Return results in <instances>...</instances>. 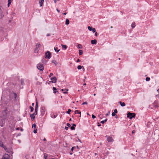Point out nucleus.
Listing matches in <instances>:
<instances>
[{
	"label": "nucleus",
	"instance_id": "6e6d98bb",
	"mask_svg": "<svg viewBox=\"0 0 159 159\" xmlns=\"http://www.w3.org/2000/svg\"><path fill=\"white\" fill-rule=\"evenodd\" d=\"M72 125H73V126H74V127L75 126H76V125L75 124H72Z\"/></svg>",
	"mask_w": 159,
	"mask_h": 159
},
{
	"label": "nucleus",
	"instance_id": "c9c22d12",
	"mask_svg": "<svg viewBox=\"0 0 159 159\" xmlns=\"http://www.w3.org/2000/svg\"><path fill=\"white\" fill-rule=\"evenodd\" d=\"M70 111H71V110L70 109H69L67 111V113L69 114H70Z\"/></svg>",
	"mask_w": 159,
	"mask_h": 159
},
{
	"label": "nucleus",
	"instance_id": "49530a36",
	"mask_svg": "<svg viewBox=\"0 0 159 159\" xmlns=\"http://www.w3.org/2000/svg\"><path fill=\"white\" fill-rule=\"evenodd\" d=\"M87 102H84L82 104V105H84V104H87Z\"/></svg>",
	"mask_w": 159,
	"mask_h": 159
},
{
	"label": "nucleus",
	"instance_id": "ddd939ff",
	"mask_svg": "<svg viewBox=\"0 0 159 159\" xmlns=\"http://www.w3.org/2000/svg\"><path fill=\"white\" fill-rule=\"evenodd\" d=\"M44 2V0H40L39 1V4H40V7H41L43 5V2Z\"/></svg>",
	"mask_w": 159,
	"mask_h": 159
},
{
	"label": "nucleus",
	"instance_id": "c756f323",
	"mask_svg": "<svg viewBox=\"0 0 159 159\" xmlns=\"http://www.w3.org/2000/svg\"><path fill=\"white\" fill-rule=\"evenodd\" d=\"M52 62L56 66L57 65V64H56V61L55 60H53L52 61Z\"/></svg>",
	"mask_w": 159,
	"mask_h": 159
},
{
	"label": "nucleus",
	"instance_id": "39448f33",
	"mask_svg": "<svg viewBox=\"0 0 159 159\" xmlns=\"http://www.w3.org/2000/svg\"><path fill=\"white\" fill-rule=\"evenodd\" d=\"M10 155H9L5 153L3 156L2 158L1 159H9Z\"/></svg>",
	"mask_w": 159,
	"mask_h": 159
},
{
	"label": "nucleus",
	"instance_id": "8fccbe9b",
	"mask_svg": "<svg viewBox=\"0 0 159 159\" xmlns=\"http://www.w3.org/2000/svg\"><path fill=\"white\" fill-rule=\"evenodd\" d=\"M65 129L66 130H67L68 129V127H67V126H66L65 127Z\"/></svg>",
	"mask_w": 159,
	"mask_h": 159
},
{
	"label": "nucleus",
	"instance_id": "603ef678",
	"mask_svg": "<svg viewBox=\"0 0 159 159\" xmlns=\"http://www.w3.org/2000/svg\"><path fill=\"white\" fill-rule=\"evenodd\" d=\"M135 130H133V131H132V134H134V133H135Z\"/></svg>",
	"mask_w": 159,
	"mask_h": 159
},
{
	"label": "nucleus",
	"instance_id": "473e14b6",
	"mask_svg": "<svg viewBox=\"0 0 159 159\" xmlns=\"http://www.w3.org/2000/svg\"><path fill=\"white\" fill-rule=\"evenodd\" d=\"M21 83L22 85H23L24 84V81L23 79L21 80Z\"/></svg>",
	"mask_w": 159,
	"mask_h": 159
},
{
	"label": "nucleus",
	"instance_id": "864d4df0",
	"mask_svg": "<svg viewBox=\"0 0 159 159\" xmlns=\"http://www.w3.org/2000/svg\"><path fill=\"white\" fill-rule=\"evenodd\" d=\"M50 34H48L46 35V36H50Z\"/></svg>",
	"mask_w": 159,
	"mask_h": 159
},
{
	"label": "nucleus",
	"instance_id": "680f3d73",
	"mask_svg": "<svg viewBox=\"0 0 159 159\" xmlns=\"http://www.w3.org/2000/svg\"><path fill=\"white\" fill-rule=\"evenodd\" d=\"M78 139V141H80V143H81V140H80V139Z\"/></svg>",
	"mask_w": 159,
	"mask_h": 159
},
{
	"label": "nucleus",
	"instance_id": "3c124183",
	"mask_svg": "<svg viewBox=\"0 0 159 159\" xmlns=\"http://www.w3.org/2000/svg\"><path fill=\"white\" fill-rule=\"evenodd\" d=\"M95 36H97V35H98V33H97L96 32H95Z\"/></svg>",
	"mask_w": 159,
	"mask_h": 159
},
{
	"label": "nucleus",
	"instance_id": "5701e85b",
	"mask_svg": "<svg viewBox=\"0 0 159 159\" xmlns=\"http://www.w3.org/2000/svg\"><path fill=\"white\" fill-rule=\"evenodd\" d=\"M37 130L36 128H34L33 132L34 133V134L36 133L37 132Z\"/></svg>",
	"mask_w": 159,
	"mask_h": 159
},
{
	"label": "nucleus",
	"instance_id": "58836bf2",
	"mask_svg": "<svg viewBox=\"0 0 159 159\" xmlns=\"http://www.w3.org/2000/svg\"><path fill=\"white\" fill-rule=\"evenodd\" d=\"M44 157L45 159H47V154L46 153L44 154Z\"/></svg>",
	"mask_w": 159,
	"mask_h": 159
},
{
	"label": "nucleus",
	"instance_id": "7c9ffc66",
	"mask_svg": "<svg viewBox=\"0 0 159 159\" xmlns=\"http://www.w3.org/2000/svg\"><path fill=\"white\" fill-rule=\"evenodd\" d=\"M92 32L93 33H95V32H96V29L94 28L92 29Z\"/></svg>",
	"mask_w": 159,
	"mask_h": 159
},
{
	"label": "nucleus",
	"instance_id": "2f4dec72",
	"mask_svg": "<svg viewBox=\"0 0 159 159\" xmlns=\"http://www.w3.org/2000/svg\"><path fill=\"white\" fill-rule=\"evenodd\" d=\"M82 68V66H80V65H79L77 66V68L79 70L81 69Z\"/></svg>",
	"mask_w": 159,
	"mask_h": 159
},
{
	"label": "nucleus",
	"instance_id": "e433bc0d",
	"mask_svg": "<svg viewBox=\"0 0 159 159\" xmlns=\"http://www.w3.org/2000/svg\"><path fill=\"white\" fill-rule=\"evenodd\" d=\"M2 147L7 152V148L6 147L3 145V146Z\"/></svg>",
	"mask_w": 159,
	"mask_h": 159
},
{
	"label": "nucleus",
	"instance_id": "393cba45",
	"mask_svg": "<svg viewBox=\"0 0 159 159\" xmlns=\"http://www.w3.org/2000/svg\"><path fill=\"white\" fill-rule=\"evenodd\" d=\"M57 48L54 47V50L55 51V52H59L60 50H57Z\"/></svg>",
	"mask_w": 159,
	"mask_h": 159
},
{
	"label": "nucleus",
	"instance_id": "c03bdc74",
	"mask_svg": "<svg viewBox=\"0 0 159 159\" xmlns=\"http://www.w3.org/2000/svg\"><path fill=\"white\" fill-rule=\"evenodd\" d=\"M66 125L67 126V127H69L70 126V125L69 123H67Z\"/></svg>",
	"mask_w": 159,
	"mask_h": 159
},
{
	"label": "nucleus",
	"instance_id": "6e6552de",
	"mask_svg": "<svg viewBox=\"0 0 159 159\" xmlns=\"http://www.w3.org/2000/svg\"><path fill=\"white\" fill-rule=\"evenodd\" d=\"M51 80H52V83H55L57 81V78L55 77H54L52 78L51 79Z\"/></svg>",
	"mask_w": 159,
	"mask_h": 159
},
{
	"label": "nucleus",
	"instance_id": "a878e982",
	"mask_svg": "<svg viewBox=\"0 0 159 159\" xmlns=\"http://www.w3.org/2000/svg\"><path fill=\"white\" fill-rule=\"evenodd\" d=\"M135 26V23H132L131 25V27L132 28H134Z\"/></svg>",
	"mask_w": 159,
	"mask_h": 159
},
{
	"label": "nucleus",
	"instance_id": "f704fd0d",
	"mask_svg": "<svg viewBox=\"0 0 159 159\" xmlns=\"http://www.w3.org/2000/svg\"><path fill=\"white\" fill-rule=\"evenodd\" d=\"M88 30H89V31H92V29H93V28H92V27H91L89 26L88 27Z\"/></svg>",
	"mask_w": 159,
	"mask_h": 159
},
{
	"label": "nucleus",
	"instance_id": "20e7f679",
	"mask_svg": "<svg viewBox=\"0 0 159 159\" xmlns=\"http://www.w3.org/2000/svg\"><path fill=\"white\" fill-rule=\"evenodd\" d=\"M106 137H107V140L109 142H113L114 141V139H113V138H112V137L110 136H107L106 135Z\"/></svg>",
	"mask_w": 159,
	"mask_h": 159
},
{
	"label": "nucleus",
	"instance_id": "1a4fd4ad",
	"mask_svg": "<svg viewBox=\"0 0 159 159\" xmlns=\"http://www.w3.org/2000/svg\"><path fill=\"white\" fill-rule=\"evenodd\" d=\"M91 43L93 44H96L97 43V41L96 39L92 40H91Z\"/></svg>",
	"mask_w": 159,
	"mask_h": 159
},
{
	"label": "nucleus",
	"instance_id": "a18cd8bd",
	"mask_svg": "<svg viewBox=\"0 0 159 159\" xmlns=\"http://www.w3.org/2000/svg\"><path fill=\"white\" fill-rule=\"evenodd\" d=\"M92 117L93 119H94L96 118V116L94 115L93 114L92 115Z\"/></svg>",
	"mask_w": 159,
	"mask_h": 159
},
{
	"label": "nucleus",
	"instance_id": "4468645a",
	"mask_svg": "<svg viewBox=\"0 0 159 159\" xmlns=\"http://www.w3.org/2000/svg\"><path fill=\"white\" fill-rule=\"evenodd\" d=\"M65 24L66 25H68L69 24V20L68 19H66V20Z\"/></svg>",
	"mask_w": 159,
	"mask_h": 159
},
{
	"label": "nucleus",
	"instance_id": "dca6fc26",
	"mask_svg": "<svg viewBox=\"0 0 159 159\" xmlns=\"http://www.w3.org/2000/svg\"><path fill=\"white\" fill-rule=\"evenodd\" d=\"M61 46H62V48H65V49H66L67 48V46L65 45H63L62 44H61Z\"/></svg>",
	"mask_w": 159,
	"mask_h": 159
},
{
	"label": "nucleus",
	"instance_id": "ea45409f",
	"mask_svg": "<svg viewBox=\"0 0 159 159\" xmlns=\"http://www.w3.org/2000/svg\"><path fill=\"white\" fill-rule=\"evenodd\" d=\"M32 127L34 128H36V125L35 124H34L32 125Z\"/></svg>",
	"mask_w": 159,
	"mask_h": 159
},
{
	"label": "nucleus",
	"instance_id": "bb28decb",
	"mask_svg": "<svg viewBox=\"0 0 159 159\" xmlns=\"http://www.w3.org/2000/svg\"><path fill=\"white\" fill-rule=\"evenodd\" d=\"M83 53V51L81 50H79V55H81Z\"/></svg>",
	"mask_w": 159,
	"mask_h": 159
},
{
	"label": "nucleus",
	"instance_id": "0e129e2a",
	"mask_svg": "<svg viewBox=\"0 0 159 159\" xmlns=\"http://www.w3.org/2000/svg\"><path fill=\"white\" fill-rule=\"evenodd\" d=\"M20 130L21 131H23V129L21 128V129H20Z\"/></svg>",
	"mask_w": 159,
	"mask_h": 159
},
{
	"label": "nucleus",
	"instance_id": "6ab92c4d",
	"mask_svg": "<svg viewBox=\"0 0 159 159\" xmlns=\"http://www.w3.org/2000/svg\"><path fill=\"white\" fill-rule=\"evenodd\" d=\"M4 122H3V121H2V123H0V126L1 127H3V126H4Z\"/></svg>",
	"mask_w": 159,
	"mask_h": 159
},
{
	"label": "nucleus",
	"instance_id": "de8ad7c7",
	"mask_svg": "<svg viewBox=\"0 0 159 159\" xmlns=\"http://www.w3.org/2000/svg\"><path fill=\"white\" fill-rule=\"evenodd\" d=\"M75 148V147H72V148H71V150L72 151H73V150Z\"/></svg>",
	"mask_w": 159,
	"mask_h": 159
},
{
	"label": "nucleus",
	"instance_id": "37998d69",
	"mask_svg": "<svg viewBox=\"0 0 159 159\" xmlns=\"http://www.w3.org/2000/svg\"><path fill=\"white\" fill-rule=\"evenodd\" d=\"M52 75H53V73H50V75H49V77H51V76H52Z\"/></svg>",
	"mask_w": 159,
	"mask_h": 159
},
{
	"label": "nucleus",
	"instance_id": "f3484780",
	"mask_svg": "<svg viewBox=\"0 0 159 159\" xmlns=\"http://www.w3.org/2000/svg\"><path fill=\"white\" fill-rule=\"evenodd\" d=\"M40 46V43H38L36 45V48H39V47Z\"/></svg>",
	"mask_w": 159,
	"mask_h": 159
},
{
	"label": "nucleus",
	"instance_id": "f03ea898",
	"mask_svg": "<svg viewBox=\"0 0 159 159\" xmlns=\"http://www.w3.org/2000/svg\"><path fill=\"white\" fill-rule=\"evenodd\" d=\"M37 68L40 70L43 71L44 69V67L43 65L41 63H39L37 65Z\"/></svg>",
	"mask_w": 159,
	"mask_h": 159
},
{
	"label": "nucleus",
	"instance_id": "052dcab7",
	"mask_svg": "<svg viewBox=\"0 0 159 159\" xmlns=\"http://www.w3.org/2000/svg\"><path fill=\"white\" fill-rule=\"evenodd\" d=\"M63 93L64 94H66V93H67V92H63Z\"/></svg>",
	"mask_w": 159,
	"mask_h": 159
},
{
	"label": "nucleus",
	"instance_id": "aec40b11",
	"mask_svg": "<svg viewBox=\"0 0 159 159\" xmlns=\"http://www.w3.org/2000/svg\"><path fill=\"white\" fill-rule=\"evenodd\" d=\"M11 0H8V7H9L10 5L11 4Z\"/></svg>",
	"mask_w": 159,
	"mask_h": 159
},
{
	"label": "nucleus",
	"instance_id": "a211bd4d",
	"mask_svg": "<svg viewBox=\"0 0 159 159\" xmlns=\"http://www.w3.org/2000/svg\"><path fill=\"white\" fill-rule=\"evenodd\" d=\"M39 51V48H35L34 50V52L35 53H37Z\"/></svg>",
	"mask_w": 159,
	"mask_h": 159
},
{
	"label": "nucleus",
	"instance_id": "cd10ccee",
	"mask_svg": "<svg viewBox=\"0 0 159 159\" xmlns=\"http://www.w3.org/2000/svg\"><path fill=\"white\" fill-rule=\"evenodd\" d=\"M150 80V79L149 77H147L146 78V80L147 81H149Z\"/></svg>",
	"mask_w": 159,
	"mask_h": 159
},
{
	"label": "nucleus",
	"instance_id": "0eeeda50",
	"mask_svg": "<svg viewBox=\"0 0 159 159\" xmlns=\"http://www.w3.org/2000/svg\"><path fill=\"white\" fill-rule=\"evenodd\" d=\"M37 111H38V102H36V104L35 105V111L34 112V114L35 115H36L37 114Z\"/></svg>",
	"mask_w": 159,
	"mask_h": 159
},
{
	"label": "nucleus",
	"instance_id": "338daca9",
	"mask_svg": "<svg viewBox=\"0 0 159 159\" xmlns=\"http://www.w3.org/2000/svg\"><path fill=\"white\" fill-rule=\"evenodd\" d=\"M56 0H54V2L55 3H56Z\"/></svg>",
	"mask_w": 159,
	"mask_h": 159
},
{
	"label": "nucleus",
	"instance_id": "79ce46f5",
	"mask_svg": "<svg viewBox=\"0 0 159 159\" xmlns=\"http://www.w3.org/2000/svg\"><path fill=\"white\" fill-rule=\"evenodd\" d=\"M111 115L112 116H114L116 115V114L114 112H112L111 114Z\"/></svg>",
	"mask_w": 159,
	"mask_h": 159
},
{
	"label": "nucleus",
	"instance_id": "69168bd1",
	"mask_svg": "<svg viewBox=\"0 0 159 159\" xmlns=\"http://www.w3.org/2000/svg\"><path fill=\"white\" fill-rule=\"evenodd\" d=\"M86 85V83H84V84H83V85L84 86H85Z\"/></svg>",
	"mask_w": 159,
	"mask_h": 159
},
{
	"label": "nucleus",
	"instance_id": "9d476101",
	"mask_svg": "<svg viewBox=\"0 0 159 159\" xmlns=\"http://www.w3.org/2000/svg\"><path fill=\"white\" fill-rule=\"evenodd\" d=\"M118 103L120 104L121 107H124L125 105V104L124 102H122L121 101H119L118 102Z\"/></svg>",
	"mask_w": 159,
	"mask_h": 159
},
{
	"label": "nucleus",
	"instance_id": "412c9836",
	"mask_svg": "<svg viewBox=\"0 0 159 159\" xmlns=\"http://www.w3.org/2000/svg\"><path fill=\"white\" fill-rule=\"evenodd\" d=\"M107 119H106L104 120L101 121V123L102 124L104 123L105 122H106L107 121Z\"/></svg>",
	"mask_w": 159,
	"mask_h": 159
},
{
	"label": "nucleus",
	"instance_id": "a19ab883",
	"mask_svg": "<svg viewBox=\"0 0 159 159\" xmlns=\"http://www.w3.org/2000/svg\"><path fill=\"white\" fill-rule=\"evenodd\" d=\"M114 113L115 114L117 113V109H116L114 110Z\"/></svg>",
	"mask_w": 159,
	"mask_h": 159
},
{
	"label": "nucleus",
	"instance_id": "4c0bfd02",
	"mask_svg": "<svg viewBox=\"0 0 159 159\" xmlns=\"http://www.w3.org/2000/svg\"><path fill=\"white\" fill-rule=\"evenodd\" d=\"M70 129L72 130H74L75 129V128L74 126H71L70 127Z\"/></svg>",
	"mask_w": 159,
	"mask_h": 159
},
{
	"label": "nucleus",
	"instance_id": "c85d7f7f",
	"mask_svg": "<svg viewBox=\"0 0 159 159\" xmlns=\"http://www.w3.org/2000/svg\"><path fill=\"white\" fill-rule=\"evenodd\" d=\"M78 47L79 48H82V45L80 44H78Z\"/></svg>",
	"mask_w": 159,
	"mask_h": 159
},
{
	"label": "nucleus",
	"instance_id": "2eb2a0df",
	"mask_svg": "<svg viewBox=\"0 0 159 159\" xmlns=\"http://www.w3.org/2000/svg\"><path fill=\"white\" fill-rule=\"evenodd\" d=\"M53 93H56L57 92H58V91H56V90H57V89L55 87H53Z\"/></svg>",
	"mask_w": 159,
	"mask_h": 159
},
{
	"label": "nucleus",
	"instance_id": "7ed1b4c3",
	"mask_svg": "<svg viewBox=\"0 0 159 159\" xmlns=\"http://www.w3.org/2000/svg\"><path fill=\"white\" fill-rule=\"evenodd\" d=\"M46 58L50 59L51 57V54L50 52L48 51L45 53V55Z\"/></svg>",
	"mask_w": 159,
	"mask_h": 159
},
{
	"label": "nucleus",
	"instance_id": "4d7b16f0",
	"mask_svg": "<svg viewBox=\"0 0 159 159\" xmlns=\"http://www.w3.org/2000/svg\"><path fill=\"white\" fill-rule=\"evenodd\" d=\"M19 129H20V128H19V127H17V128L16 129V130H19Z\"/></svg>",
	"mask_w": 159,
	"mask_h": 159
},
{
	"label": "nucleus",
	"instance_id": "09e8293b",
	"mask_svg": "<svg viewBox=\"0 0 159 159\" xmlns=\"http://www.w3.org/2000/svg\"><path fill=\"white\" fill-rule=\"evenodd\" d=\"M157 92H158V93L159 94H158V95H156V96H159V89H158L157 90Z\"/></svg>",
	"mask_w": 159,
	"mask_h": 159
},
{
	"label": "nucleus",
	"instance_id": "b1692460",
	"mask_svg": "<svg viewBox=\"0 0 159 159\" xmlns=\"http://www.w3.org/2000/svg\"><path fill=\"white\" fill-rule=\"evenodd\" d=\"M75 114H76V113H78V114H81V112L79 111L78 110L75 111Z\"/></svg>",
	"mask_w": 159,
	"mask_h": 159
},
{
	"label": "nucleus",
	"instance_id": "5fc2aeb1",
	"mask_svg": "<svg viewBox=\"0 0 159 159\" xmlns=\"http://www.w3.org/2000/svg\"><path fill=\"white\" fill-rule=\"evenodd\" d=\"M80 60L79 59H78L77 62H80Z\"/></svg>",
	"mask_w": 159,
	"mask_h": 159
},
{
	"label": "nucleus",
	"instance_id": "bf43d9fd",
	"mask_svg": "<svg viewBox=\"0 0 159 159\" xmlns=\"http://www.w3.org/2000/svg\"><path fill=\"white\" fill-rule=\"evenodd\" d=\"M57 11L58 12H60V11L58 10L57 9Z\"/></svg>",
	"mask_w": 159,
	"mask_h": 159
},
{
	"label": "nucleus",
	"instance_id": "774afa93",
	"mask_svg": "<svg viewBox=\"0 0 159 159\" xmlns=\"http://www.w3.org/2000/svg\"><path fill=\"white\" fill-rule=\"evenodd\" d=\"M46 139L45 138H44V139H43V141H46Z\"/></svg>",
	"mask_w": 159,
	"mask_h": 159
},
{
	"label": "nucleus",
	"instance_id": "f8f14e48",
	"mask_svg": "<svg viewBox=\"0 0 159 159\" xmlns=\"http://www.w3.org/2000/svg\"><path fill=\"white\" fill-rule=\"evenodd\" d=\"M30 116L31 117V118L32 120H34L35 119L34 115H35V114H34V113H33V114H30Z\"/></svg>",
	"mask_w": 159,
	"mask_h": 159
},
{
	"label": "nucleus",
	"instance_id": "423d86ee",
	"mask_svg": "<svg viewBox=\"0 0 159 159\" xmlns=\"http://www.w3.org/2000/svg\"><path fill=\"white\" fill-rule=\"evenodd\" d=\"M45 107H42L41 108V113L43 115L45 113Z\"/></svg>",
	"mask_w": 159,
	"mask_h": 159
},
{
	"label": "nucleus",
	"instance_id": "f257e3e1",
	"mask_svg": "<svg viewBox=\"0 0 159 159\" xmlns=\"http://www.w3.org/2000/svg\"><path fill=\"white\" fill-rule=\"evenodd\" d=\"M135 116V113H131L129 112L127 114V117L129 118L130 119L132 118H134Z\"/></svg>",
	"mask_w": 159,
	"mask_h": 159
},
{
	"label": "nucleus",
	"instance_id": "72a5a7b5",
	"mask_svg": "<svg viewBox=\"0 0 159 159\" xmlns=\"http://www.w3.org/2000/svg\"><path fill=\"white\" fill-rule=\"evenodd\" d=\"M3 144L2 141H0V147H2L3 146Z\"/></svg>",
	"mask_w": 159,
	"mask_h": 159
},
{
	"label": "nucleus",
	"instance_id": "13d9d810",
	"mask_svg": "<svg viewBox=\"0 0 159 159\" xmlns=\"http://www.w3.org/2000/svg\"><path fill=\"white\" fill-rule=\"evenodd\" d=\"M34 103H32V106H34Z\"/></svg>",
	"mask_w": 159,
	"mask_h": 159
},
{
	"label": "nucleus",
	"instance_id": "e2e57ef3",
	"mask_svg": "<svg viewBox=\"0 0 159 159\" xmlns=\"http://www.w3.org/2000/svg\"><path fill=\"white\" fill-rule=\"evenodd\" d=\"M66 14H67L65 12V13H63V14H64V15H66Z\"/></svg>",
	"mask_w": 159,
	"mask_h": 159
},
{
	"label": "nucleus",
	"instance_id": "9b49d317",
	"mask_svg": "<svg viewBox=\"0 0 159 159\" xmlns=\"http://www.w3.org/2000/svg\"><path fill=\"white\" fill-rule=\"evenodd\" d=\"M57 114L53 113L51 115V117L52 118H55L57 117Z\"/></svg>",
	"mask_w": 159,
	"mask_h": 159
},
{
	"label": "nucleus",
	"instance_id": "4be33fe9",
	"mask_svg": "<svg viewBox=\"0 0 159 159\" xmlns=\"http://www.w3.org/2000/svg\"><path fill=\"white\" fill-rule=\"evenodd\" d=\"M30 112H32L34 110V108L31 106L30 107Z\"/></svg>",
	"mask_w": 159,
	"mask_h": 159
}]
</instances>
